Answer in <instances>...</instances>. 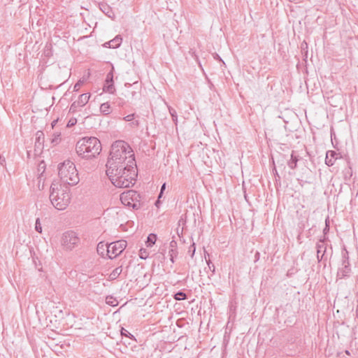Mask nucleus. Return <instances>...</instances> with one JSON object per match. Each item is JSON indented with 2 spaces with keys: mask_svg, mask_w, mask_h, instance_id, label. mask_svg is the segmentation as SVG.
Masks as SVG:
<instances>
[{
  "mask_svg": "<svg viewBox=\"0 0 358 358\" xmlns=\"http://www.w3.org/2000/svg\"><path fill=\"white\" fill-rule=\"evenodd\" d=\"M50 200L56 209H66L71 201L70 187L66 185L52 182L50 186Z\"/></svg>",
  "mask_w": 358,
  "mask_h": 358,
  "instance_id": "nucleus-3",
  "label": "nucleus"
},
{
  "mask_svg": "<svg viewBox=\"0 0 358 358\" xmlns=\"http://www.w3.org/2000/svg\"><path fill=\"white\" fill-rule=\"evenodd\" d=\"M169 255L170 257V260L171 261L172 263H173L174 262V259L178 255V251L177 250H169Z\"/></svg>",
  "mask_w": 358,
  "mask_h": 358,
  "instance_id": "nucleus-25",
  "label": "nucleus"
},
{
  "mask_svg": "<svg viewBox=\"0 0 358 358\" xmlns=\"http://www.w3.org/2000/svg\"><path fill=\"white\" fill-rule=\"evenodd\" d=\"M338 153L334 150H329L326 153L325 164L328 166H331L334 164L335 161L338 159Z\"/></svg>",
  "mask_w": 358,
  "mask_h": 358,
  "instance_id": "nucleus-11",
  "label": "nucleus"
},
{
  "mask_svg": "<svg viewBox=\"0 0 358 358\" xmlns=\"http://www.w3.org/2000/svg\"><path fill=\"white\" fill-rule=\"evenodd\" d=\"M44 138V134L42 131H38L36 133V146L39 147L43 145Z\"/></svg>",
  "mask_w": 358,
  "mask_h": 358,
  "instance_id": "nucleus-19",
  "label": "nucleus"
},
{
  "mask_svg": "<svg viewBox=\"0 0 358 358\" xmlns=\"http://www.w3.org/2000/svg\"><path fill=\"white\" fill-rule=\"evenodd\" d=\"M45 163L43 162H42L38 165V171H40L41 169H43L44 171L45 170Z\"/></svg>",
  "mask_w": 358,
  "mask_h": 358,
  "instance_id": "nucleus-40",
  "label": "nucleus"
},
{
  "mask_svg": "<svg viewBox=\"0 0 358 358\" xmlns=\"http://www.w3.org/2000/svg\"><path fill=\"white\" fill-rule=\"evenodd\" d=\"M35 230L39 234H41L43 231L40 218H38V217L36 218V222H35Z\"/></svg>",
  "mask_w": 358,
  "mask_h": 358,
  "instance_id": "nucleus-24",
  "label": "nucleus"
},
{
  "mask_svg": "<svg viewBox=\"0 0 358 358\" xmlns=\"http://www.w3.org/2000/svg\"><path fill=\"white\" fill-rule=\"evenodd\" d=\"M259 258H260V253L258 251H257L255 254V262H257L259 259Z\"/></svg>",
  "mask_w": 358,
  "mask_h": 358,
  "instance_id": "nucleus-39",
  "label": "nucleus"
},
{
  "mask_svg": "<svg viewBox=\"0 0 358 358\" xmlns=\"http://www.w3.org/2000/svg\"><path fill=\"white\" fill-rule=\"evenodd\" d=\"M104 46L106 47V48H108V44H106V43H104Z\"/></svg>",
  "mask_w": 358,
  "mask_h": 358,
  "instance_id": "nucleus-47",
  "label": "nucleus"
},
{
  "mask_svg": "<svg viewBox=\"0 0 358 358\" xmlns=\"http://www.w3.org/2000/svg\"><path fill=\"white\" fill-rule=\"evenodd\" d=\"M127 247V242L120 240L108 244L107 247V255L109 259H113L120 255Z\"/></svg>",
  "mask_w": 358,
  "mask_h": 358,
  "instance_id": "nucleus-7",
  "label": "nucleus"
},
{
  "mask_svg": "<svg viewBox=\"0 0 358 358\" xmlns=\"http://www.w3.org/2000/svg\"><path fill=\"white\" fill-rule=\"evenodd\" d=\"M120 200L123 205L134 209H139L143 206L141 194L133 189L122 192L120 194Z\"/></svg>",
  "mask_w": 358,
  "mask_h": 358,
  "instance_id": "nucleus-6",
  "label": "nucleus"
},
{
  "mask_svg": "<svg viewBox=\"0 0 358 358\" xmlns=\"http://www.w3.org/2000/svg\"><path fill=\"white\" fill-rule=\"evenodd\" d=\"M103 13H105L109 17H111L110 13H112L110 10V8L108 6H103V8H101Z\"/></svg>",
  "mask_w": 358,
  "mask_h": 358,
  "instance_id": "nucleus-28",
  "label": "nucleus"
},
{
  "mask_svg": "<svg viewBox=\"0 0 358 358\" xmlns=\"http://www.w3.org/2000/svg\"><path fill=\"white\" fill-rule=\"evenodd\" d=\"M79 238L76 232L72 231H66L62 237V245L66 250H72L79 243Z\"/></svg>",
  "mask_w": 358,
  "mask_h": 358,
  "instance_id": "nucleus-8",
  "label": "nucleus"
},
{
  "mask_svg": "<svg viewBox=\"0 0 358 358\" xmlns=\"http://www.w3.org/2000/svg\"><path fill=\"white\" fill-rule=\"evenodd\" d=\"M139 124V122L138 120H134V121H131V125L133 127H138Z\"/></svg>",
  "mask_w": 358,
  "mask_h": 358,
  "instance_id": "nucleus-41",
  "label": "nucleus"
},
{
  "mask_svg": "<svg viewBox=\"0 0 358 358\" xmlns=\"http://www.w3.org/2000/svg\"><path fill=\"white\" fill-rule=\"evenodd\" d=\"M174 299L176 301L185 300L187 299V294L182 291H178L174 294Z\"/></svg>",
  "mask_w": 358,
  "mask_h": 358,
  "instance_id": "nucleus-21",
  "label": "nucleus"
},
{
  "mask_svg": "<svg viewBox=\"0 0 358 358\" xmlns=\"http://www.w3.org/2000/svg\"><path fill=\"white\" fill-rule=\"evenodd\" d=\"M169 250H177V242L175 240H172L169 243Z\"/></svg>",
  "mask_w": 358,
  "mask_h": 358,
  "instance_id": "nucleus-31",
  "label": "nucleus"
},
{
  "mask_svg": "<svg viewBox=\"0 0 358 358\" xmlns=\"http://www.w3.org/2000/svg\"><path fill=\"white\" fill-rule=\"evenodd\" d=\"M207 262V264H208V268L212 272V274L211 275H214L215 274V267L214 266V264L211 262L210 260H208L206 261Z\"/></svg>",
  "mask_w": 358,
  "mask_h": 358,
  "instance_id": "nucleus-27",
  "label": "nucleus"
},
{
  "mask_svg": "<svg viewBox=\"0 0 358 358\" xmlns=\"http://www.w3.org/2000/svg\"><path fill=\"white\" fill-rule=\"evenodd\" d=\"M316 248H317V258L318 262H320L323 259V257H324V253L326 252V250H327V247L325 245L324 241L320 240V241L317 243Z\"/></svg>",
  "mask_w": 358,
  "mask_h": 358,
  "instance_id": "nucleus-12",
  "label": "nucleus"
},
{
  "mask_svg": "<svg viewBox=\"0 0 358 358\" xmlns=\"http://www.w3.org/2000/svg\"><path fill=\"white\" fill-rule=\"evenodd\" d=\"M166 188V183H164L162 187H161V192H160V194H159V198L161 196V194L163 193L164 190Z\"/></svg>",
  "mask_w": 358,
  "mask_h": 358,
  "instance_id": "nucleus-42",
  "label": "nucleus"
},
{
  "mask_svg": "<svg viewBox=\"0 0 358 358\" xmlns=\"http://www.w3.org/2000/svg\"><path fill=\"white\" fill-rule=\"evenodd\" d=\"M106 303L112 306H116L118 304L117 301L112 296H108L106 297Z\"/></svg>",
  "mask_w": 358,
  "mask_h": 358,
  "instance_id": "nucleus-23",
  "label": "nucleus"
},
{
  "mask_svg": "<svg viewBox=\"0 0 358 358\" xmlns=\"http://www.w3.org/2000/svg\"><path fill=\"white\" fill-rule=\"evenodd\" d=\"M78 156L84 159L96 157L101 151L100 141L94 136H85L80 139L76 145Z\"/></svg>",
  "mask_w": 358,
  "mask_h": 358,
  "instance_id": "nucleus-4",
  "label": "nucleus"
},
{
  "mask_svg": "<svg viewBox=\"0 0 358 358\" xmlns=\"http://www.w3.org/2000/svg\"><path fill=\"white\" fill-rule=\"evenodd\" d=\"M83 81L82 80H79L78 82H77L75 85L73 86V90L74 91H78L80 87H81V85H83Z\"/></svg>",
  "mask_w": 358,
  "mask_h": 358,
  "instance_id": "nucleus-34",
  "label": "nucleus"
},
{
  "mask_svg": "<svg viewBox=\"0 0 358 358\" xmlns=\"http://www.w3.org/2000/svg\"><path fill=\"white\" fill-rule=\"evenodd\" d=\"M108 244L104 243L103 242H100L97 245L96 250L99 255L103 256L105 252H107V247Z\"/></svg>",
  "mask_w": 358,
  "mask_h": 358,
  "instance_id": "nucleus-16",
  "label": "nucleus"
},
{
  "mask_svg": "<svg viewBox=\"0 0 358 358\" xmlns=\"http://www.w3.org/2000/svg\"><path fill=\"white\" fill-rule=\"evenodd\" d=\"M356 313H357V317L358 318V306L357 307Z\"/></svg>",
  "mask_w": 358,
  "mask_h": 358,
  "instance_id": "nucleus-45",
  "label": "nucleus"
},
{
  "mask_svg": "<svg viewBox=\"0 0 358 358\" xmlns=\"http://www.w3.org/2000/svg\"><path fill=\"white\" fill-rule=\"evenodd\" d=\"M329 226H328L327 223L326 222V227L323 230L324 234H326L327 231H329Z\"/></svg>",
  "mask_w": 358,
  "mask_h": 358,
  "instance_id": "nucleus-44",
  "label": "nucleus"
},
{
  "mask_svg": "<svg viewBox=\"0 0 358 358\" xmlns=\"http://www.w3.org/2000/svg\"><path fill=\"white\" fill-rule=\"evenodd\" d=\"M347 259H349L348 252L347 250H345L342 252V259H345V261H346Z\"/></svg>",
  "mask_w": 358,
  "mask_h": 358,
  "instance_id": "nucleus-36",
  "label": "nucleus"
},
{
  "mask_svg": "<svg viewBox=\"0 0 358 358\" xmlns=\"http://www.w3.org/2000/svg\"><path fill=\"white\" fill-rule=\"evenodd\" d=\"M140 258L141 259H145L148 257V254H147V252L145 249H141L140 250Z\"/></svg>",
  "mask_w": 358,
  "mask_h": 358,
  "instance_id": "nucleus-32",
  "label": "nucleus"
},
{
  "mask_svg": "<svg viewBox=\"0 0 358 358\" xmlns=\"http://www.w3.org/2000/svg\"><path fill=\"white\" fill-rule=\"evenodd\" d=\"M103 90V92L110 94H114V92H115L113 81V67L112 68L111 71L108 72L106 75Z\"/></svg>",
  "mask_w": 358,
  "mask_h": 358,
  "instance_id": "nucleus-10",
  "label": "nucleus"
},
{
  "mask_svg": "<svg viewBox=\"0 0 358 358\" xmlns=\"http://www.w3.org/2000/svg\"><path fill=\"white\" fill-rule=\"evenodd\" d=\"M110 104L108 102L103 103L100 106V111L105 115H108L110 113Z\"/></svg>",
  "mask_w": 358,
  "mask_h": 358,
  "instance_id": "nucleus-20",
  "label": "nucleus"
},
{
  "mask_svg": "<svg viewBox=\"0 0 358 358\" xmlns=\"http://www.w3.org/2000/svg\"><path fill=\"white\" fill-rule=\"evenodd\" d=\"M345 353H346L347 355H350V352H349L348 350H345Z\"/></svg>",
  "mask_w": 358,
  "mask_h": 358,
  "instance_id": "nucleus-46",
  "label": "nucleus"
},
{
  "mask_svg": "<svg viewBox=\"0 0 358 358\" xmlns=\"http://www.w3.org/2000/svg\"><path fill=\"white\" fill-rule=\"evenodd\" d=\"M135 162L134 153L129 145L124 141H116L111 145L106 170L114 174L113 171L117 172L115 167L129 164V166L132 168Z\"/></svg>",
  "mask_w": 358,
  "mask_h": 358,
  "instance_id": "nucleus-1",
  "label": "nucleus"
},
{
  "mask_svg": "<svg viewBox=\"0 0 358 358\" xmlns=\"http://www.w3.org/2000/svg\"><path fill=\"white\" fill-rule=\"evenodd\" d=\"M157 241V235L150 234L147 238L146 245L148 247H152Z\"/></svg>",
  "mask_w": 358,
  "mask_h": 358,
  "instance_id": "nucleus-18",
  "label": "nucleus"
},
{
  "mask_svg": "<svg viewBox=\"0 0 358 358\" xmlns=\"http://www.w3.org/2000/svg\"><path fill=\"white\" fill-rule=\"evenodd\" d=\"M135 114H130L123 117V120L126 122H131L134 119Z\"/></svg>",
  "mask_w": 358,
  "mask_h": 358,
  "instance_id": "nucleus-30",
  "label": "nucleus"
},
{
  "mask_svg": "<svg viewBox=\"0 0 358 358\" xmlns=\"http://www.w3.org/2000/svg\"><path fill=\"white\" fill-rule=\"evenodd\" d=\"M169 113L171 115L173 121L175 122L176 124H177L178 122V116L177 113L175 109H173L172 107H169Z\"/></svg>",
  "mask_w": 358,
  "mask_h": 358,
  "instance_id": "nucleus-22",
  "label": "nucleus"
},
{
  "mask_svg": "<svg viewBox=\"0 0 358 358\" xmlns=\"http://www.w3.org/2000/svg\"><path fill=\"white\" fill-rule=\"evenodd\" d=\"M185 222H186V216H185V215H182L178 221V225L185 224Z\"/></svg>",
  "mask_w": 358,
  "mask_h": 358,
  "instance_id": "nucleus-35",
  "label": "nucleus"
},
{
  "mask_svg": "<svg viewBox=\"0 0 358 358\" xmlns=\"http://www.w3.org/2000/svg\"><path fill=\"white\" fill-rule=\"evenodd\" d=\"M57 121H54L52 123V125L54 126L55 124L56 123Z\"/></svg>",
  "mask_w": 358,
  "mask_h": 358,
  "instance_id": "nucleus-48",
  "label": "nucleus"
},
{
  "mask_svg": "<svg viewBox=\"0 0 358 358\" xmlns=\"http://www.w3.org/2000/svg\"><path fill=\"white\" fill-rule=\"evenodd\" d=\"M275 171H276V170L275 169ZM275 172H277V171H275ZM276 176H278V177H279V176H278V173H276Z\"/></svg>",
  "mask_w": 358,
  "mask_h": 358,
  "instance_id": "nucleus-49",
  "label": "nucleus"
},
{
  "mask_svg": "<svg viewBox=\"0 0 358 358\" xmlns=\"http://www.w3.org/2000/svg\"><path fill=\"white\" fill-rule=\"evenodd\" d=\"M195 251H196V246H195V243H193L189 247V250H188V254L190 255L191 257H193L194 255V253H195Z\"/></svg>",
  "mask_w": 358,
  "mask_h": 358,
  "instance_id": "nucleus-26",
  "label": "nucleus"
},
{
  "mask_svg": "<svg viewBox=\"0 0 358 358\" xmlns=\"http://www.w3.org/2000/svg\"><path fill=\"white\" fill-rule=\"evenodd\" d=\"M117 172L113 171L112 174L106 171V175L109 178L111 182L117 187L125 188L133 185L135 183L136 178L137 177L136 164L133 165V167L129 166V164L124 166L115 167Z\"/></svg>",
  "mask_w": 358,
  "mask_h": 358,
  "instance_id": "nucleus-2",
  "label": "nucleus"
},
{
  "mask_svg": "<svg viewBox=\"0 0 358 358\" xmlns=\"http://www.w3.org/2000/svg\"><path fill=\"white\" fill-rule=\"evenodd\" d=\"M122 41V38L120 35L116 36L113 39L110 40L108 42H106V44H108V48H117L120 47Z\"/></svg>",
  "mask_w": 358,
  "mask_h": 358,
  "instance_id": "nucleus-14",
  "label": "nucleus"
},
{
  "mask_svg": "<svg viewBox=\"0 0 358 358\" xmlns=\"http://www.w3.org/2000/svg\"><path fill=\"white\" fill-rule=\"evenodd\" d=\"M298 161L299 157L294 154V151H292L291 158L288 161L287 165L291 169H295L296 168Z\"/></svg>",
  "mask_w": 358,
  "mask_h": 358,
  "instance_id": "nucleus-15",
  "label": "nucleus"
},
{
  "mask_svg": "<svg viewBox=\"0 0 358 358\" xmlns=\"http://www.w3.org/2000/svg\"><path fill=\"white\" fill-rule=\"evenodd\" d=\"M122 271V266H118L115 268L109 275V278L110 280H115L119 275L121 274Z\"/></svg>",
  "mask_w": 358,
  "mask_h": 358,
  "instance_id": "nucleus-17",
  "label": "nucleus"
},
{
  "mask_svg": "<svg viewBox=\"0 0 358 358\" xmlns=\"http://www.w3.org/2000/svg\"><path fill=\"white\" fill-rule=\"evenodd\" d=\"M350 265L349 259H347L346 261L345 259H342V266Z\"/></svg>",
  "mask_w": 358,
  "mask_h": 358,
  "instance_id": "nucleus-43",
  "label": "nucleus"
},
{
  "mask_svg": "<svg viewBox=\"0 0 358 358\" xmlns=\"http://www.w3.org/2000/svg\"><path fill=\"white\" fill-rule=\"evenodd\" d=\"M59 136H60V134H57V136H55V137L52 139V143H55V144L58 143V142H59L58 139H59Z\"/></svg>",
  "mask_w": 358,
  "mask_h": 358,
  "instance_id": "nucleus-38",
  "label": "nucleus"
},
{
  "mask_svg": "<svg viewBox=\"0 0 358 358\" xmlns=\"http://www.w3.org/2000/svg\"><path fill=\"white\" fill-rule=\"evenodd\" d=\"M90 97V94L89 93L83 94L79 96L78 100L75 101L71 105L69 112L74 113L78 110V108L84 106L87 103Z\"/></svg>",
  "mask_w": 358,
  "mask_h": 358,
  "instance_id": "nucleus-9",
  "label": "nucleus"
},
{
  "mask_svg": "<svg viewBox=\"0 0 358 358\" xmlns=\"http://www.w3.org/2000/svg\"><path fill=\"white\" fill-rule=\"evenodd\" d=\"M121 335L127 336L129 338H134V336L131 334L129 331H127L125 329L122 328L121 329Z\"/></svg>",
  "mask_w": 358,
  "mask_h": 358,
  "instance_id": "nucleus-29",
  "label": "nucleus"
},
{
  "mask_svg": "<svg viewBox=\"0 0 358 358\" xmlns=\"http://www.w3.org/2000/svg\"><path fill=\"white\" fill-rule=\"evenodd\" d=\"M351 272L350 265L342 266L337 272V276L340 278H343L347 277L350 275Z\"/></svg>",
  "mask_w": 358,
  "mask_h": 358,
  "instance_id": "nucleus-13",
  "label": "nucleus"
},
{
  "mask_svg": "<svg viewBox=\"0 0 358 358\" xmlns=\"http://www.w3.org/2000/svg\"><path fill=\"white\" fill-rule=\"evenodd\" d=\"M77 122V120L76 118H71L69 120V121L67 123V127H71L72 126H74Z\"/></svg>",
  "mask_w": 358,
  "mask_h": 358,
  "instance_id": "nucleus-33",
  "label": "nucleus"
},
{
  "mask_svg": "<svg viewBox=\"0 0 358 358\" xmlns=\"http://www.w3.org/2000/svg\"><path fill=\"white\" fill-rule=\"evenodd\" d=\"M116 103L118 104V106H122L124 103V101L122 98H117Z\"/></svg>",
  "mask_w": 358,
  "mask_h": 358,
  "instance_id": "nucleus-37",
  "label": "nucleus"
},
{
  "mask_svg": "<svg viewBox=\"0 0 358 358\" xmlns=\"http://www.w3.org/2000/svg\"><path fill=\"white\" fill-rule=\"evenodd\" d=\"M58 175L61 181L69 186L77 185L79 181L78 171L76 165L70 160H66L58 166Z\"/></svg>",
  "mask_w": 358,
  "mask_h": 358,
  "instance_id": "nucleus-5",
  "label": "nucleus"
}]
</instances>
